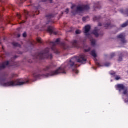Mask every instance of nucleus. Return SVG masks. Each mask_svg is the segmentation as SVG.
Wrapping results in <instances>:
<instances>
[{
    "mask_svg": "<svg viewBox=\"0 0 128 128\" xmlns=\"http://www.w3.org/2000/svg\"><path fill=\"white\" fill-rule=\"evenodd\" d=\"M43 2H46V0H42Z\"/></svg>",
    "mask_w": 128,
    "mask_h": 128,
    "instance_id": "5fc2aeb1",
    "label": "nucleus"
},
{
    "mask_svg": "<svg viewBox=\"0 0 128 128\" xmlns=\"http://www.w3.org/2000/svg\"><path fill=\"white\" fill-rule=\"evenodd\" d=\"M2 21V16L1 15L0 12V22Z\"/></svg>",
    "mask_w": 128,
    "mask_h": 128,
    "instance_id": "a19ab883",
    "label": "nucleus"
},
{
    "mask_svg": "<svg viewBox=\"0 0 128 128\" xmlns=\"http://www.w3.org/2000/svg\"><path fill=\"white\" fill-rule=\"evenodd\" d=\"M91 30V26L90 25L86 26L85 27V31L84 33L85 34L86 36H90V34H89L90 31Z\"/></svg>",
    "mask_w": 128,
    "mask_h": 128,
    "instance_id": "f8f14e48",
    "label": "nucleus"
},
{
    "mask_svg": "<svg viewBox=\"0 0 128 128\" xmlns=\"http://www.w3.org/2000/svg\"><path fill=\"white\" fill-rule=\"evenodd\" d=\"M9 8L14 11V6L12 4L10 5Z\"/></svg>",
    "mask_w": 128,
    "mask_h": 128,
    "instance_id": "c85d7f7f",
    "label": "nucleus"
},
{
    "mask_svg": "<svg viewBox=\"0 0 128 128\" xmlns=\"http://www.w3.org/2000/svg\"><path fill=\"white\" fill-rule=\"evenodd\" d=\"M73 72L74 73H76V74H78L79 73V71L78 70L73 69Z\"/></svg>",
    "mask_w": 128,
    "mask_h": 128,
    "instance_id": "2f4dec72",
    "label": "nucleus"
},
{
    "mask_svg": "<svg viewBox=\"0 0 128 128\" xmlns=\"http://www.w3.org/2000/svg\"><path fill=\"white\" fill-rule=\"evenodd\" d=\"M91 50V48H88V49H85L84 50V52H90V51Z\"/></svg>",
    "mask_w": 128,
    "mask_h": 128,
    "instance_id": "7c9ffc66",
    "label": "nucleus"
},
{
    "mask_svg": "<svg viewBox=\"0 0 128 128\" xmlns=\"http://www.w3.org/2000/svg\"><path fill=\"white\" fill-rule=\"evenodd\" d=\"M66 72L64 68H59L56 70L52 71L50 73L44 74V76H46V78H48L50 76H52L58 75L60 74H66Z\"/></svg>",
    "mask_w": 128,
    "mask_h": 128,
    "instance_id": "7ed1b4c3",
    "label": "nucleus"
},
{
    "mask_svg": "<svg viewBox=\"0 0 128 128\" xmlns=\"http://www.w3.org/2000/svg\"><path fill=\"white\" fill-rule=\"evenodd\" d=\"M2 49H3V50H4V46H2Z\"/></svg>",
    "mask_w": 128,
    "mask_h": 128,
    "instance_id": "6e6d98bb",
    "label": "nucleus"
},
{
    "mask_svg": "<svg viewBox=\"0 0 128 128\" xmlns=\"http://www.w3.org/2000/svg\"><path fill=\"white\" fill-rule=\"evenodd\" d=\"M101 17L100 16H95L94 18V21H99Z\"/></svg>",
    "mask_w": 128,
    "mask_h": 128,
    "instance_id": "bb28decb",
    "label": "nucleus"
},
{
    "mask_svg": "<svg viewBox=\"0 0 128 128\" xmlns=\"http://www.w3.org/2000/svg\"><path fill=\"white\" fill-rule=\"evenodd\" d=\"M8 64H9L8 61L4 62L2 63V64H0V70L6 68V66H8Z\"/></svg>",
    "mask_w": 128,
    "mask_h": 128,
    "instance_id": "2eb2a0df",
    "label": "nucleus"
},
{
    "mask_svg": "<svg viewBox=\"0 0 128 128\" xmlns=\"http://www.w3.org/2000/svg\"><path fill=\"white\" fill-rule=\"evenodd\" d=\"M94 9H100V2H98L96 4H94Z\"/></svg>",
    "mask_w": 128,
    "mask_h": 128,
    "instance_id": "6ab92c4d",
    "label": "nucleus"
},
{
    "mask_svg": "<svg viewBox=\"0 0 128 128\" xmlns=\"http://www.w3.org/2000/svg\"><path fill=\"white\" fill-rule=\"evenodd\" d=\"M61 46L64 48V50H66L67 46H66V44L65 42H62Z\"/></svg>",
    "mask_w": 128,
    "mask_h": 128,
    "instance_id": "5701e85b",
    "label": "nucleus"
},
{
    "mask_svg": "<svg viewBox=\"0 0 128 128\" xmlns=\"http://www.w3.org/2000/svg\"><path fill=\"white\" fill-rule=\"evenodd\" d=\"M117 38L121 40V42L122 44H126L127 41L126 40V35L122 33L117 36Z\"/></svg>",
    "mask_w": 128,
    "mask_h": 128,
    "instance_id": "6e6552de",
    "label": "nucleus"
},
{
    "mask_svg": "<svg viewBox=\"0 0 128 128\" xmlns=\"http://www.w3.org/2000/svg\"><path fill=\"white\" fill-rule=\"evenodd\" d=\"M96 65H97L98 66H99V67L100 66V64L99 62H96Z\"/></svg>",
    "mask_w": 128,
    "mask_h": 128,
    "instance_id": "de8ad7c7",
    "label": "nucleus"
},
{
    "mask_svg": "<svg viewBox=\"0 0 128 128\" xmlns=\"http://www.w3.org/2000/svg\"><path fill=\"white\" fill-rule=\"evenodd\" d=\"M83 8H84V10H90V6L88 5H83Z\"/></svg>",
    "mask_w": 128,
    "mask_h": 128,
    "instance_id": "a211bd4d",
    "label": "nucleus"
},
{
    "mask_svg": "<svg viewBox=\"0 0 128 128\" xmlns=\"http://www.w3.org/2000/svg\"><path fill=\"white\" fill-rule=\"evenodd\" d=\"M116 90L119 91V92H121L122 90L124 91L123 92V94L124 95L128 94V90L124 84H118V85H116Z\"/></svg>",
    "mask_w": 128,
    "mask_h": 128,
    "instance_id": "39448f33",
    "label": "nucleus"
},
{
    "mask_svg": "<svg viewBox=\"0 0 128 128\" xmlns=\"http://www.w3.org/2000/svg\"><path fill=\"white\" fill-rule=\"evenodd\" d=\"M87 62V59L86 56L84 54H82L78 58L77 60V62L78 63H81L82 64H85Z\"/></svg>",
    "mask_w": 128,
    "mask_h": 128,
    "instance_id": "0eeeda50",
    "label": "nucleus"
},
{
    "mask_svg": "<svg viewBox=\"0 0 128 128\" xmlns=\"http://www.w3.org/2000/svg\"><path fill=\"white\" fill-rule=\"evenodd\" d=\"M76 4H73L72 6V9L73 10L76 8Z\"/></svg>",
    "mask_w": 128,
    "mask_h": 128,
    "instance_id": "c9c22d12",
    "label": "nucleus"
},
{
    "mask_svg": "<svg viewBox=\"0 0 128 128\" xmlns=\"http://www.w3.org/2000/svg\"><path fill=\"white\" fill-rule=\"evenodd\" d=\"M50 48H46L44 50V52H42L38 54L36 56V59L42 60L44 59H50L52 60L53 58V56L52 54H49Z\"/></svg>",
    "mask_w": 128,
    "mask_h": 128,
    "instance_id": "f257e3e1",
    "label": "nucleus"
},
{
    "mask_svg": "<svg viewBox=\"0 0 128 128\" xmlns=\"http://www.w3.org/2000/svg\"><path fill=\"white\" fill-rule=\"evenodd\" d=\"M18 38H20V34H18Z\"/></svg>",
    "mask_w": 128,
    "mask_h": 128,
    "instance_id": "603ef678",
    "label": "nucleus"
},
{
    "mask_svg": "<svg viewBox=\"0 0 128 128\" xmlns=\"http://www.w3.org/2000/svg\"><path fill=\"white\" fill-rule=\"evenodd\" d=\"M116 56V54L115 53H112L111 54L110 56H111V58H114Z\"/></svg>",
    "mask_w": 128,
    "mask_h": 128,
    "instance_id": "f704fd0d",
    "label": "nucleus"
},
{
    "mask_svg": "<svg viewBox=\"0 0 128 128\" xmlns=\"http://www.w3.org/2000/svg\"><path fill=\"white\" fill-rule=\"evenodd\" d=\"M37 41L38 42V43L40 44H42V40L41 38H37Z\"/></svg>",
    "mask_w": 128,
    "mask_h": 128,
    "instance_id": "c756f323",
    "label": "nucleus"
},
{
    "mask_svg": "<svg viewBox=\"0 0 128 128\" xmlns=\"http://www.w3.org/2000/svg\"><path fill=\"white\" fill-rule=\"evenodd\" d=\"M90 54L94 58H96L97 57V55H96V52L95 50H92Z\"/></svg>",
    "mask_w": 128,
    "mask_h": 128,
    "instance_id": "412c9836",
    "label": "nucleus"
},
{
    "mask_svg": "<svg viewBox=\"0 0 128 128\" xmlns=\"http://www.w3.org/2000/svg\"><path fill=\"white\" fill-rule=\"evenodd\" d=\"M52 68V66L51 65H49L48 66H46V68H44L43 70L44 72H48Z\"/></svg>",
    "mask_w": 128,
    "mask_h": 128,
    "instance_id": "f3484780",
    "label": "nucleus"
},
{
    "mask_svg": "<svg viewBox=\"0 0 128 128\" xmlns=\"http://www.w3.org/2000/svg\"><path fill=\"white\" fill-rule=\"evenodd\" d=\"M3 10H4V8H3Z\"/></svg>",
    "mask_w": 128,
    "mask_h": 128,
    "instance_id": "4d7b16f0",
    "label": "nucleus"
},
{
    "mask_svg": "<svg viewBox=\"0 0 128 128\" xmlns=\"http://www.w3.org/2000/svg\"><path fill=\"white\" fill-rule=\"evenodd\" d=\"M122 56H123V54H120V56H119V59H118V62L122 61Z\"/></svg>",
    "mask_w": 128,
    "mask_h": 128,
    "instance_id": "a878e982",
    "label": "nucleus"
},
{
    "mask_svg": "<svg viewBox=\"0 0 128 128\" xmlns=\"http://www.w3.org/2000/svg\"><path fill=\"white\" fill-rule=\"evenodd\" d=\"M27 36V34H26V32H24L23 34V37L26 38V37Z\"/></svg>",
    "mask_w": 128,
    "mask_h": 128,
    "instance_id": "ea45409f",
    "label": "nucleus"
},
{
    "mask_svg": "<svg viewBox=\"0 0 128 128\" xmlns=\"http://www.w3.org/2000/svg\"><path fill=\"white\" fill-rule=\"evenodd\" d=\"M66 14H68L69 12V9L68 8H66Z\"/></svg>",
    "mask_w": 128,
    "mask_h": 128,
    "instance_id": "a18cd8bd",
    "label": "nucleus"
},
{
    "mask_svg": "<svg viewBox=\"0 0 128 128\" xmlns=\"http://www.w3.org/2000/svg\"><path fill=\"white\" fill-rule=\"evenodd\" d=\"M104 27H105L106 29L110 28L112 27V25L110 24V23L106 24H105Z\"/></svg>",
    "mask_w": 128,
    "mask_h": 128,
    "instance_id": "b1692460",
    "label": "nucleus"
},
{
    "mask_svg": "<svg viewBox=\"0 0 128 128\" xmlns=\"http://www.w3.org/2000/svg\"><path fill=\"white\" fill-rule=\"evenodd\" d=\"M34 76L36 78H38L40 76V74H37L36 76Z\"/></svg>",
    "mask_w": 128,
    "mask_h": 128,
    "instance_id": "49530a36",
    "label": "nucleus"
},
{
    "mask_svg": "<svg viewBox=\"0 0 128 128\" xmlns=\"http://www.w3.org/2000/svg\"><path fill=\"white\" fill-rule=\"evenodd\" d=\"M54 17V14H48L46 16V18L48 19V22L46 24V25L49 24L50 23L54 24V20H52Z\"/></svg>",
    "mask_w": 128,
    "mask_h": 128,
    "instance_id": "1a4fd4ad",
    "label": "nucleus"
},
{
    "mask_svg": "<svg viewBox=\"0 0 128 128\" xmlns=\"http://www.w3.org/2000/svg\"><path fill=\"white\" fill-rule=\"evenodd\" d=\"M120 80V77L118 76H116V80Z\"/></svg>",
    "mask_w": 128,
    "mask_h": 128,
    "instance_id": "473e14b6",
    "label": "nucleus"
},
{
    "mask_svg": "<svg viewBox=\"0 0 128 128\" xmlns=\"http://www.w3.org/2000/svg\"><path fill=\"white\" fill-rule=\"evenodd\" d=\"M110 75L114 76L116 74V72H112L110 73Z\"/></svg>",
    "mask_w": 128,
    "mask_h": 128,
    "instance_id": "58836bf2",
    "label": "nucleus"
},
{
    "mask_svg": "<svg viewBox=\"0 0 128 128\" xmlns=\"http://www.w3.org/2000/svg\"><path fill=\"white\" fill-rule=\"evenodd\" d=\"M92 34H94L96 38H98L100 36H102L104 34L103 32H102L100 34H98V28H96L95 30L92 32Z\"/></svg>",
    "mask_w": 128,
    "mask_h": 128,
    "instance_id": "9b49d317",
    "label": "nucleus"
},
{
    "mask_svg": "<svg viewBox=\"0 0 128 128\" xmlns=\"http://www.w3.org/2000/svg\"><path fill=\"white\" fill-rule=\"evenodd\" d=\"M46 30H47V32L50 33V34H54L55 36H56L58 34V32H54V28L52 26H48Z\"/></svg>",
    "mask_w": 128,
    "mask_h": 128,
    "instance_id": "9d476101",
    "label": "nucleus"
},
{
    "mask_svg": "<svg viewBox=\"0 0 128 128\" xmlns=\"http://www.w3.org/2000/svg\"><path fill=\"white\" fill-rule=\"evenodd\" d=\"M24 13L26 18H28V16L34 17L36 15H38L40 14V12L38 11V8H36L35 10H32V12H30L24 10Z\"/></svg>",
    "mask_w": 128,
    "mask_h": 128,
    "instance_id": "423d86ee",
    "label": "nucleus"
},
{
    "mask_svg": "<svg viewBox=\"0 0 128 128\" xmlns=\"http://www.w3.org/2000/svg\"><path fill=\"white\" fill-rule=\"evenodd\" d=\"M26 1V0H20V3L22 4H23L24 2H25Z\"/></svg>",
    "mask_w": 128,
    "mask_h": 128,
    "instance_id": "c03bdc74",
    "label": "nucleus"
},
{
    "mask_svg": "<svg viewBox=\"0 0 128 128\" xmlns=\"http://www.w3.org/2000/svg\"><path fill=\"white\" fill-rule=\"evenodd\" d=\"M16 16L19 19H20V18H22L21 14L18 13L17 14Z\"/></svg>",
    "mask_w": 128,
    "mask_h": 128,
    "instance_id": "72a5a7b5",
    "label": "nucleus"
},
{
    "mask_svg": "<svg viewBox=\"0 0 128 128\" xmlns=\"http://www.w3.org/2000/svg\"><path fill=\"white\" fill-rule=\"evenodd\" d=\"M72 44L75 48H80L79 42L76 40H74L72 42Z\"/></svg>",
    "mask_w": 128,
    "mask_h": 128,
    "instance_id": "dca6fc26",
    "label": "nucleus"
},
{
    "mask_svg": "<svg viewBox=\"0 0 128 128\" xmlns=\"http://www.w3.org/2000/svg\"><path fill=\"white\" fill-rule=\"evenodd\" d=\"M128 26V20L126 22L123 24L121 25V27L122 28H124Z\"/></svg>",
    "mask_w": 128,
    "mask_h": 128,
    "instance_id": "393cba45",
    "label": "nucleus"
},
{
    "mask_svg": "<svg viewBox=\"0 0 128 128\" xmlns=\"http://www.w3.org/2000/svg\"><path fill=\"white\" fill-rule=\"evenodd\" d=\"M73 59L70 60L68 63V66H70L71 68L74 67V68H76L78 66L76 64H75V62L72 61Z\"/></svg>",
    "mask_w": 128,
    "mask_h": 128,
    "instance_id": "4468645a",
    "label": "nucleus"
},
{
    "mask_svg": "<svg viewBox=\"0 0 128 128\" xmlns=\"http://www.w3.org/2000/svg\"><path fill=\"white\" fill-rule=\"evenodd\" d=\"M12 45L14 47H18V48H20L21 47V46L20 45V44H19L18 42H13L12 43Z\"/></svg>",
    "mask_w": 128,
    "mask_h": 128,
    "instance_id": "4be33fe9",
    "label": "nucleus"
},
{
    "mask_svg": "<svg viewBox=\"0 0 128 128\" xmlns=\"http://www.w3.org/2000/svg\"><path fill=\"white\" fill-rule=\"evenodd\" d=\"M48 0L50 2V4H52L53 0Z\"/></svg>",
    "mask_w": 128,
    "mask_h": 128,
    "instance_id": "864d4df0",
    "label": "nucleus"
},
{
    "mask_svg": "<svg viewBox=\"0 0 128 128\" xmlns=\"http://www.w3.org/2000/svg\"><path fill=\"white\" fill-rule=\"evenodd\" d=\"M88 18V16L84 17V18H83V19H82V20H83L84 22H86V20L87 18Z\"/></svg>",
    "mask_w": 128,
    "mask_h": 128,
    "instance_id": "4c0bfd02",
    "label": "nucleus"
},
{
    "mask_svg": "<svg viewBox=\"0 0 128 128\" xmlns=\"http://www.w3.org/2000/svg\"><path fill=\"white\" fill-rule=\"evenodd\" d=\"M110 63H106V64H105V66H110Z\"/></svg>",
    "mask_w": 128,
    "mask_h": 128,
    "instance_id": "37998d69",
    "label": "nucleus"
},
{
    "mask_svg": "<svg viewBox=\"0 0 128 128\" xmlns=\"http://www.w3.org/2000/svg\"><path fill=\"white\" fill-rule=\"evenodd\" d=\"M25 22H26L23 20V21L20 23V24H24Z\"/></svg>",
    "mask_w": 128,
    "mask_h": 128,
    "instance_id": "3c124183",
    "label": "nucleus"
},
{
    "mask_svg": "<svg viewBox=\"0 0 128 128\" xmlns=\"http://www.w3.org/2000/svg\"><path fill=\"white\" fill-rule=\"evenodd\" d=\"M0 31H3L4 30V28L3 26L0 27Z\"/></svg>",
    "mask_w": 128,
    "mask_h": 128,
    "instance_id": "79ce46f5",
    "label": "nucleus"
},
{
    "mask_svg": "<svg viewBox=\"0 0 128 128\" xmlns=\"http://www.w3.org/2000/svg\"><path fill=\"white\" fill-rule=\"evenodd\" d=\"M60 43V38H58L55 42H50V44L52 47V50L54 51V52L56 54H60V52L57 48H56V46L57 44H58Z\"/></svg>",
    "mask_w": 128,
    "mask_h": 128,
    "instance_id": "20e7f679",
    "label": "nucleus"
},
{
    "mask_svg": "<svg viewBox=\"0 0 128 128\" xmlns=\"http://www.w3.org/2000/svg\"><path fill=\"white\" fill-rule=\"evenodd\" d=\"M98 26H102V23H99Z\"/></svg>",
    "mask_w": 128,
    "mask_h": 128,
    "instance_id": "8fccbe9b",
    "label": "nucleus"
},
{
    "mask_svg": "<svg viewBox=\"0 0 128 128\" xmlns=\"http://www.w3.org/2000/svg\"><path fill=\"white\" fill-rule=\"evenodd\" d=\"M76 34H80L81 33V31L80 30H77L76 32Z\"/></svg>",
    "mask_w": 128,
    "mask_h": 128,
    "instance_id": "e433bc0d",
    "label": "nucleus"
},
{
    "mask_svg": "<svg viewBox=\"0 0 128 128\" xmlns=\"http://www.w3.org/2000/svg\"><path fill=\"white\" fill-rule=\"evenodd\" d=\"M96 41L95 40L93 39L92 40V46H96Z\"/></svg>",
    "mask_w": 128,
    "mask_h": 128,
    "instance_id": "cd10ccee",
    "label": "nucleus"
},
{
    "mask_svg": "<svg viewBox=\"0 0 128 128\" xmlns=\"http://www.w3.org/2000/svg\"><path fill=\"white\" fill-rule=\"evenodd\" d=\"M7 21H8V23L10 24V18H8V20Z\"/></svg>",
    "mask_w": 128,
    "mask_h": 128,
    "instance_id": "09e8293b",
    "label": "nucleus"
},
{
    "mask_svg": "<svg viewBox=\"0 0 128 128\" xmlns=\"http://www.w3.org/2000/svg\"><path fill=\"white\" fill-rule=\"evenodd\" d=\"M29 81L20 82V80H11L5 83H1V85L4 87H14L16 86H21L28 83Z\"/></svg>",
    "mask_w": 128,
    "mask_h": 128,
    "instance_id": "f03ea898",
    "label": "nucleus"
},
{
    "mask_svg": "<svg viewBox=\"0 0 128 128\" xmlns=\"http://www.w3.org/2000/svg\"><path fill=\"white\" fill-rule=\"evenodd\" d=\"M120 12L128 16V9L126 10L125 11H124L123 10H120Z\"/></svg>",
    "mask_w": 128,
    "mask_h": 128,
    "instance_id": "aec40b11",
    "label": "nucleus"
},
{
    "mask_svg": "<svg viewBox=\"0 0 128 128\" xmlns=\"http://www.w3.org/2000/svg\"><path fill=\"white\" fill-rule=\"evenodd\" d=\"M84 10L83 6H78L76 10V11L72 10V14H73L75 16L76 14L78 12H84Z\"/></svg>",
    "mask_w": 128,
    "mask_h": 128,
    "instance_id": "ddd939ff",
    "label": "nucleus"
}]
</instances>
